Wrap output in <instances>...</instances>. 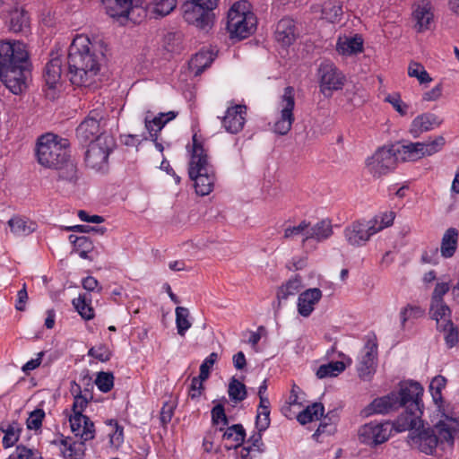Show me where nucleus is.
Segmentation results:
<instances>
[{
  "instance_id": "473e14b6",
  "label": "nucleus",
  "mask_w": 459,
  "mask_h": 459,
  "mask_svg": "<svg viewBox=\"0 0 459 459\" xmlns=\"http://www.w3.org/2000/svg\"><path fill=\"white\" fill-rule=\"evenodd\" d=\"M68 238L74 247V250L79 254L81 258L92 260L89 254L93 251L94 245L89 237L71 234Z\"/></svg>"
},
{
  "instance_id": "6e6d98bb",
  "label": "nucleus",
  "mask_w": 459,
  "mask_h": 459,
  "mask_svg": "<svg viewBox=\"0 0 459 459\" xmlns=\"http://www.w3.org/2000/svg\"><path fill=\"white\" fill-rule=\"evenodd\" d=\"M87 354L100 362H107L110 360L113 356V352L104 343L90 348Z\"/></svg>"
},
{
  "instance_id": "a878e982",
  "label": "nucleus",
  "mask_w": 459,
  "mask_h": 459,
  "mask_svg": "<svg viewBox=\"0 0 459 459\" xmlns=\"http://www.w3.org/2000/svg\"><path fill=\"white\" fill-rule=\"evenodd\" d=\"M336 50L343 56H351L362 52L363 39L360 36L340 37L336 43Z\"/></svg>"
},
{
  "instance_id": "bf43d9fd",
  "label": "nucleus",
  "mask_w": 459,
  "mask_h": 459,
  "mask_svg": "<svg viewBox=\"0 0 459 459\" xmlns=\"http://www.w3.org/2000/svg\"><path fill=\"white\" fill-rule=\"evenodd\" d=\"M6 459H43L41 455L23 445H18L15 451Z\"/></svg>"
},
{
  "instance_id": "0eeeda50",
  "label": "nucleus",
  "mask_w": 459,
  "mask_h": 459,
  "mask_svg": "<svg viewBox=\"0 0 459 459\" xmlns=\"http://www.w3.org/2000/svg\"><path fill=\"white\" fill-rule=\"evenodd\" d=\"M117 148V141L111 134H102L88 144L84 154L86 166L100 174L109 171L108 157Z\"/></svg>"
},
{
  "instance_id": "338daca9",
  "label": "nucleus",
  "mask_w": 459,
  "mask_h": 459,
  "mask_svg": "<svg viewBox=\"0 0 459 459\" xmlns=\"http://www.w3.org/2000/svg\"><path fill=\"white\" fill-rule=\"evenodd\" d=\"M115 108L110 105H105L103 99L99 98L93 104L92 108L89 111V115H100L115 112Z\"/></svg>"
},
{
  "instance_id": "79ce46f5",
  "label": "nucleus",
  "mask_w": 459,
  "mask_h": 459,
  "mask_svg": "<svg viewBox=\"0 0 459 459\" xmlns=\"http://www.w3.org/2000/svg\"><path fill=\"white\" fill-rule=\"evenodd\" d=\"M176 6L177 0H153L150 9L157 17H163L169 14Z\"/></svg>"
},
{
  "instance_id": "f03ea898",
  "label": "nucleus",
  "mask_w": 459,
  "mask_h": 459,
  "mask_svg": "<svg viewBox=\"0 0 459 459\" xmlns=\"http://www.w3.org/2000/svg\"><path fill=\"white\" fill-rule=\"evenodd\" d=\"M67 140L57 141L53 134L41 135L36 144L35 154L38 162L44 168L57 172V180L75 185L79 179L78 168L71 157Z\"/></svg>"
},
{
  "instance_id": "393cba45",
  "label": "nucleus",
  "mask_w": 459,
  "mask_h": 459,
  "mask_svg": "<svg viewBox=\"0 0 459 459\" xmlns=\"http://www.w3.org/2000/svg\"><path fill=\"white\" fill-rule=\"evenodd\" d=\"M30 28V18L23 9H15L10 13L8 29L13 33L26 34Z\"/></svg>"
},
{
  "instance_id": "dca6fc26",
  "label": "nucleus",
  "mask_w": 459,
  "mask_h": 459,
  "mask_svg": "<svg viewBox=\"0 0 459 459\" xmlns=\"http://www.w3.org/2000/svg\"><path fill=\"white\" fill-rule=\"evenodd\" d=\"M376 234L374 226L369 221L359 220L351 222L343 230L347 243L352 247H363Z\"/></svg>"
},
{
  "instance_id": "c9c22d12",
  "label": "nucleus",
  "mask_w": 459,
  "mask_h": 459,
  "mask_svg": "<svg viewBox=\"0 0 459 459\" xmlns=\"http://www.w3.org/2000/svg\"><path fill=\"white\" fill-rule=\"evenodd\" d=\"M429 313L431 319L437 321V329L442 326L441 320L446 323V320L452 319V310L445 301L430 302Z\"/></svg>"
},
{
  "instance_id": "37998d69",
  "label": "nucleus",
  "mask_w": 459,
  "mask_h": 459,
  "mask_svg": "<svg viewBox=\"0 0 459 459\" xmlns=\"http://www.w3.org/2000/svg\"><path fill=\"white\" fill-rule=\"evenodd\" d=\"M425 316V309L419 305L407 304L400 311L401 325L404 327L410 319H419Z\"/></svg>"
},
{
  "instance_id": "864d4df0",
  "label": "nucleus",
  "mask_w": 459,
  "mask_h": 459,
  "mask_svg": "<svg viewBox=\"0 0 459 459\" xmlns=\"http://www.w3.org/2000/svg\"><path fill=\"white\" fill-rule=\"evenodd\" d=\"M82 421L83 425H82L80 432L76 437L79 436L81 437L80 446H84L86 441L95 438V426L93 421L86 415L83 416Z\"/></svg>"
},
{
  "instance_id": "5fc2aeb1",
  "label": "nucleus",
  "mask_w": 459,
  "mask_h": 459,
  "mask_svg": "<svg viewBox=\"0 0 459 459\" xmlns=\"http://www.w3.org/2000/svg\"><path fill=\"white\" fill-rule=\"evenodd\" d=\"M408 75L418 79L420 83H427L432 81L424 66L416 62H411L408 67Z\"/></svg>"
},
{
  "instance_id": "0e129e2a",
  "label": "nucleus",
  "mask_w": 459,
  "mask_h": 459,
  "mask_svg": "<svg viewBox=\"0 0 459 459\" xmlns=\"http://www.w3.org/2000/svg\"><path fill=\"white\" fill-rule=\"evenodd\" d=\"M204 380H201L198 377H194L189 386L188 396L192 400H197L201 397L204 391V385L203 384Z\"/></svg>"
},
{
  "instance_id": "39448f33",
  "label": "nucleus",
  "mask_w": 459,
  "mask_h": 459,
  "mask_svg": "<svg viewBox=\"0 0 459 459\" xmlns=\"http://www.w3.org/2000/svg\"><path fill=\"white\" fill-rule=\"evenodd\" d=\"M190 153L188 176L193 180L195 193L198 195H208L212 192L216 181L213 165L209 161L208 151L204 148V141L197 133L192 136V145L186 146Z\"/></svg>"
},
{
  "instance_id": "aec40b11",
  "label": "nucleus",
  "mask_w": 459,
  "mask_h": 459,
  "mask_svg": "<svg viewBox=\"0 0 459 459\" xmlns=\"http://www.w3.org/2000/svg\"><path fill=\"white\" fill-rule=\"evenodd\" d=\"M50 59L43 69V79L50 91L54 90L60 82L62 74V60L57 53L53 51Z\"/></svg>"
},
{
  "instance_id": "a19ab883",
  "label": "nucleus",
  "mask_w": 459,
  "mask_h": 459,
  "mask_svg": "<svg viewBox=\"0 0 459 459\" xmlns=\"http://www.w3.org/2000/svg\"><path fill=\"white\" fill-rule=\"evenodd\" d=\"M346 368V365L343 361H331L327 364L321 365L316 370V377L320 379L336 377L338 374L343 372Z\"/></svg>"
},
{
  "instance_id": "bb28decb",
  "label": "nucleus",
  "mask_w": 459,
  "mask_h": 459,
  "mask_svg": "<svg viewBox=\"0 0 459 459\" xmlns=\"http://www.w3.org/2000/svg\"><path fill=\"white\" fill-rule=\"evenodd\" d=\"M215 58V55L211 50H201L197 52L189 61V70L195 76H199L206 68H208Z\"/></svg>"
},
{
  "instance_id": "4468645a",
  "label": "nucleus",
  "mask_w": 459,
  "mask_h": 459,
  "mask_svg": "<svg viewBox=\"0 0 459 459\" xmlns=\"http://www.w3.org/2000/svg\"><path fill=\"white\" fill-rule=\"evenodd\" d=\"M320 90L325 96H330L333 91L342 90L345 76L331 62H323L318 69Z\"/></svg>"
},
{
  "instance_id": "e2e57ef3",
  "label": "nucleus",
  "mask_w": 459,
  "mask_h": 459,
  "mask_svg": "<svg viewBox=\"0 0 459 459\" xmlns=\"http://www.w3.org/2000/svg\"><path fill=\"white\" fill-rule=\"evenodd\" d=\"M65 230L67 231H75L80 233H90L94 232L99 235H104L107 232L106 227H100V226H89V225H74L66 227Z\"/></svg>"
},
{
  "instance_id": "ea45409f",
  "label": "nucleus",
  "mask_w": 459,
  "mask_h": 459,
  "mask_svg": "<svg viewBox=\"0 0 459 459\" xmlns=\"http://www.w3.org/2000/svg\"><path fill=\"white\" fill-rule=\"evenodd\" d=\"M437 330L439 332L445 333L444 338L447 348L452 349L458 344L459 332L457 326L455 325L452 319L446 320V322L442 325L440 329Z\"/></svg>"
},
{
  "instance_id": "b1692460",
  "label": "nucleus",
  "mask_w": 459,
  "mask_h": 459,
  "mask_svg": "<svg viewBox=\"0 0 459 459\" xmlns=\"http://www.w3.org/2000/svg\"><path fill=\"white\" fill-rule=\"evenodd\" d=\"M413 18L416 21L415 28L419 32L429 30L434 18L430 3L421 1L418 4L413 11Z\"/></svg>"
},
{
  "instance_id": "9d476101",
  "label": "nucleus",
  "mask_w": 459,
  "mask_h": 459,
  "mask_svg": "<svg viewBox=\"0 0 459 459\" xmlns=\"http://www.w3.org/2000/svg\"><path fill=\"white\" fill-rule=\"evenodd\" d=\"M446 140L442 135L437 136L430 142L412 143L401 140L394 143L399 162L416 161L425 156H431L442 150Z\"/></svg>"
},
{
  "instance_id": "2f4dec72",
  "label": "nucleus",
  "mask_w": 459,
  "mask_h": 459,
  "mask_svg": "<svg viewBox=\"0 0 459 459\" xmlns=\"http://www.w3.org/2000/svg\"><path fill=\"white\" fill-rule=\"evenodd\" d=\"M11 231L16 236H28L34 232L37 228V222L20 217L14 216L8 221Z\"/></svg>"
},
{
  "instance_id": "9b49d317",
  "label": "nucleus",
  "mask_w": 459,
  "mask_h": 459,
  "mask_svg": "<svg viewBox=\"0 0 459 459\" xmlns=\"http://www.w3.org/2000/svg\"><path fill=\"white\" fill-rule=\"evenodd\" d=\"M218 0H186L182 4L183 18L200 30L208 31L213 25V10Z\"/></svg>"
},
{
  "instance_id": "6ab92c4d",
  "label": "nucleus",
  "mask_w": 459,
  "mask_h": 459,
  "mask_svg": "<svg viewBox=\"0 0 459 459\" xmlns=\"http://www.w3.org/2000/svg\"><path fill=\"white\" fill-rule=\"evenodd\" d=\"M274 37L277 42L283 47L290 46L298 37V30L294 20L285 17L276 24Z\"/></svg>"
},
{
  "instance_id": "7ed1b4c3",
  "label": "nucleus",
  "mask_w": 459,
  "mask_h": 459,
  "mask_svg": "<svg viewBox=\"0 0 459 459\" xmlns=\"http://www.w3.org/2000/svg\"><path fill=\"white\" fill-rule=\"evenodd\" d=\"M29 67V54L22 42L0 41V80L13 94H20L26 89Z\"/></svg>"
},
{
  "instance_id": "f257e3e1",
  "label": "nucleus",
  "mask_w": 459,
  "mask_h": 459,
  "mask_svg": "<svg viewBox=\"0 0 459 459\" xmlns=\"http://www.w3.org/2000/svg\"><path fill=\"white\" fill-rule=\"evenodd\" d=\"M101 48L85 35H77L70 44L67 56L70 82L76 86H91L96 82L104 62Z\"/></svg>"
},
{
  "instance_id": "f8f14e48",
  "label": "nucleus",
  "mask_w": 459,
  "mask_h": 459,
  "mask_svg": "<svg viewBox=\"0 0 459 459\" xmlns=\"http://www.w3.org/2000/svg\"><path fill=\"white\" fill-rule=\"evenodd\" d=\"M394 143L377 148L375 153L367 159L366 165L374 178H380L393 171L399 162Z\"/></svg>"
},
{
  "instance_id": "72a5a7b5",
  "label": "nucleus",
  "mask_w": 459,
  "mask_h": 459,
  "mask_svg": "<svg viewBox=\"0 0 459 459\" xmlns=\"http://www.w3.org/2000/svg\"><path fill=\"white\" fill-rule=\"evenodd\" d=\"M325 413V407L322 403H313L307 405L303 411L298 413L296 416L297 420L301 425L318 420L322 418Z\"/></svg>"
},
{
  "instance_id": "6e6552de",
  "label": "nucleus",
  "mask_w": 459,
  "mask_h": 459,
  "mask_svg": "<svg viewBox=\"0 0 459 459\" xmlns=\"http://www.w3.org/2000/svg\"><path fill=\"white\" fill-rule=\"evenodd\" d=\"M257 19L247 1L235 3L228 12L227 30L231 39H243L256 29Z\"/></svg>"
},
{
  "instance_id": "69168bd1",
  "label": "nucleus",
  "mask_w": 459,
  "mask_h": 459,
  "mask_svg": "<svg viewBox=\"0 0 459 459\" xmlns=\"http://www.w3.org/2000/svg\"><path fill=\"white\" fill-rule=\"evenodd\" d=\"M263 433L264 432H260L256 429L247 441L250 444L249 446H252L254 451H257L261 454L265 451V445L263 442Z\"/></svg>"
},
{
  "instance_id": "20e7f679",
  "label": "nucleus",
  "mask_w": 459,
  "mask_h": 459,
  "mask_svg": "<svg viewBox=\"0 0 459 459\" xmlns=\"http://www.w3.org/2000/svg\"><path fill=\"white\" fill-rule=\"evenodd\" d=\"M444 416L446 420H440L432 428L423 426L409 432L407 443L427 455H435L437 449H453L455 435L459 431V422L453 417Z\"/></svg>"
},
{
  "instance_id": "a211bd4d",
  "label": "nucleus",
  "mask_w": 459,
  "mask_h": 459,
  "mask_svg": "<svg viewBox=\"0 0 459 459\" xmlns=\"http://www.w3.org/2000/svg\"><path fill=\"white\" fill-rule=\"evenodd\" d=\"M92 399V394H90L89 397L86 394H80V393L75 394V399H74V403L72 406L73 414L68 415L71 431L74 434V436H77L80 432L82 428V420L84 416L83 411Z\"/></svg>"
},
{
  "instance_id": "f704fd0d",
  "label": "nucleus",
  "mask_w": 459,
  "mask_h": 459,
  "mask_svg": "<svg viewBox=\"0 0 459 459\" xmlns=\"http://www.w3.org/2000/svg\"><path fill=\"white\" fill-rule=\"evenodd\" d=\"M61 439L60 441H53L52 443L55 445L60 444L64 448L61 449V452L65 458L69 459H82L84 455V446H80V443L77 446L76 442L69 443L68 441L71 439L69 437H64L60 434Z\"/></svg>"
},
{
  "instance_id": "58836bf2",
  "label": "nucleus",
  "mask_w": 459,
  "mask_h": 459,
  "mask_svg": "<svg viewBox=\"0 0 459 459\" xmlns=\"http://www.w3.org/2000/svg\"><path fill=\"white\" fill-rule=\"evenodd\" d=\"M228 394L230 401L235 403H238L247 397L246 385L235 377H232L229 383Z\"/></svg>"
},
{
  "instance_id": "de8ad7c7",
  "label": "nucleus",
  "mask_w": 459,
  "mask_h": 459,
  "mask_svg": "<svg viewBox=\"0 0 459 459\" xmlns=\"http://www.w3.org/2000/svg\"><path fill=\"white\" fill-rule=\"evenodd\" d=\"M189 310L184 307H177L176 308V325L178 333L185 336L186 332L191 327L192 324L188 320Z\"/></svg>"
},
{
  "instance_id": "2eb2a0df",
  "label": "nucleus",
  "mask_w": 459,
  "mask_h": 459,
  "mask_svg": "<svg viewBox=\"0 0 459 459\" xmlns=\"http://www.w3.org/2000/svg\"><path fill=\"white\" fill-rule=\"evenodd\" d=\"M108 117H85L84 120L80 123L76 128V137L81 143H91L97 139L102 134L107 132V122Z\"/></svg>"
},
{
  "instance_id": "423d86ee",
  "label": "nucleus",
  "mask_w": 459,
  "mask_h": 459,
  "mask_svg": "<svg viewBox=\"0 0 459 459\" xmlns=\"http://www.w3.org/2000/svg\"><path fill=\"white\" fill-rule=\"evenodd\" d=\"M420 390V383L417 381L409 380L401 383L397 392L392 391L386 395L375 398L361 410L360 416L368 418L375 414H387L396 411L408 401L409 393H414L413 395H417Z\"/></svg>"
},
{
  "instance_id": "cd10ccee",
  "label": "nucleus",
  "mask_w": 459,
  "mask_h": 459,
  "mask_svg": "<svg viewBox=\"0 0 459 459\" xmlns=\"http://www.w3.org/2000/svg\"><path fill=\"white\" fill-rule=\"evenodd\" d=\"M333 233V231L331 221L322 220L307 230L303 243L308 239H316L317 242H321L328 239Z\"/></svg>"
},
{
  "instance_id": "774afa93",
  "label": "nucleus",
  "mask_w": 459,
  "mask_h": 459,
  "mask_svg": "<svg viewBox=\"0 0 459 459\" xmlns=\"http://www.w3.org/2000/svg\"><path fill=\"white\" fill-rule=\"evenodd\" d=\"M180 35L177 33H168L164 37V48L169 52H176L179 48Z\"/></svg>"
},
{
  "instance_id": "49530a36",
  "label": "nucleus",
  "mask_w": 459,
  "mask_h": 459,
  "mask_svg": "<svg viewBox=\"0 0 459 459\" xmlns=\"http://www.w3.org/2000/svg\"><path fill=\"white\" fill-rule=\"evenodd\" d=\"M295 91L291 86L284 88L283 94L281 97V115H292L295 105Z\"/></svg>"
},
{
  "instance_id": "4d7b16f0",
  "label": "nucleus",
  "mask_w": 459,
  "mask_h": 459,
  "mask_svg": "<svg viewBox=\"0 0 459 459\" xmlns=\"http://www.w3.org/2000/svg\"><path fill=\"white\" fill-rule=\"evenodd\" d=\"M45 411L41 408H37L30 412L26 420L27 429L30 430H39L42 427V422L45 419Z\"/></svg>"
},
{
  "instance_id": "f3484780",
  "label": "nucleus",
  "mask_w": 459,
  "mask_h": 459,
  "mask_svg": "<svg viewBox=\"0 0 459 459\" xmlns=\"http://www.w3.org/2000/svg\"><path fill=\"white\" fill-rule=\"evenodd\" d=\"M365 353L358 364L357 371L360 379L370 380L376 373L377 365V342L376 335L368 338L365 344Z\"/></svg>"
},
{
  "instance_id": "4be33fe9",
  "label": "nucleus",
  "mask_w": 459,
  "mask_h": 459,
  "mask_svg": "<svg viewBox=\"0 0 459 459\" xmlns=\"http://www.w3.org/2000/svg\"><path fill=\"white\" fill-rule=\"evenodd\" d=\"M216 431L222 432L223 440H232L234 442L233 445L224 446L227 451L231 449H238V447L242 446L246 441L247 432L243 425L240 423L227 426L225 428L218 427Z\"/></svg>"
},
{
  "instance_id": "3c124183",
  "label": "nucleus",
  "mask_w": 459,
  "mask_h": 459,
  "mask_svg": "<svg viewBox=\"0 0 459 459\" xmlns=\"http://www.w3.org/2000/svg\"><path fill=\"white\" fill-rule=\"evenodd\" d=\"M114 375L112 372L100 371L97 374L94 384L102 393H108L114 387Z\"/></svg>"
},
{
  "instance_id": "052dcab7",
  "label": "nucleus",
  "mask_w": 459,
  "mask_h": 459,
  "mask_svg": "<svg viewBox=\"0 0 459 459\" xmlns=\"http://www.w3.org/2000/svg\"><path fill=\"white\" fill-rule=\"evenodd\" d=\"M218 359V354L216 352H212L208 357L204 359V360L200 365V372L198 377L201 380H207L210 377L211 370L213 365L216 363Z\"/></svg>"
},
{
  "instance_id": "1a4fd4ad",
  "label": "nucleus",
  "mask_w": 459,
  "mask_h": 459,
  "mask_svg": "<svg viewBox=\"0 0 459 459\" xmlns=\"http://www.w3.org/2000/svg\"><path fill=\"white\" fill-rule=\"evenodd\" d=\"M420 392L417 395L414 393H409L408 401L401 407L403 411L398 415L396 420L391 423L392 429L396 432H403L409 430H416L419 427H423V410L424 404L422 401L424 389L420 384Z\"/></svg>"
},
{
  "instance_id": "a18cd8bd",
  "label": "nucleus",
  "mask_w": 459,
  "mask_h": 459,
  "mask_svg": "<svg viewBox=\"0 0 459 459\" xmlns=\"http://www.w3.org/2000/svg\"><path fill=\"white\" fill-rule=\"evenodd\" d=\"M394 218L395 212L393 211H387L376 215L369 221V222L371 226H374L377 234L382 230L390 227L394 223Z\"/></svg>"
},
{
  "instance_id": "603ef678",
  "label": "nucleus",
  "mask_w": 459,
  "mask_h": 459,
  "mask_svg": "<svg viewBox=\"0 0 459 459\" xmlns=\"http://www.w3.org/2000/svg\"><path fill=\"white\" fill-rule=\"evenodd\" d=\"M221 118V126L230 134H238L243 129L245 117H219Z\"/></svg>"
},
{
  "instance_id": "c756f323",
  "label": "nucleus",
  "mask_w": 459,
  "mask_h": 459,
  "mask_svg": "<svg viewBox=\"0 0 459 459\" xmlns=\"http://www.w3.org/2000/svg\"><path fill=\"white\" fill-rule=\"evenodd\" d=\"M0 430L4 433L2 440L4 448H10L19 441L23 428L17 420H13L7 426L2 423Z\"/></svg>"
},
{
  "instance_id": "7c9ffc66",
  "label": "nucleus",
  "mask_w": 459,
  "mask_h": 459,
  "mask_svg": "<svg viewBox=\"0 0 459 459\" xmlns=\"http://www.w3.org/2000/svg\"><path fill=\"white\" fill-rule=\"evenodd\" d=\"M439 117H432V119H430V117H415L411 122L410 133L413 137H418L423 132L432 130L442 123Z\"/></svg>"
},
{
  "instance_id": "ddd939ff",
  "label": "nucleus",
  "mask_w": 459,
  "mask_h": 459,
  "mask_svg": "<svg viewBox=\"0 0 459 459\" xmlns=\"http://www.w3.org/2000/svg\"><path fill=\"white\" fill-rule=\"evenodd\" d=\"M392 427L390 421L371 420L359 427L358 430L359 441L370 447H377L385 443L391 437Z\"/></svg>"
},
{
  "instance_id": "412c9836",
  "label": "nucleus",
  "mask_w": 459,
  "mask_h": 459,
  "mask_svg": "<svg viewBox=\"0 0 459 459\" xmlns=\"http://www.w3.org/2000/svg\"><path fill=\"white\" fill-rule=\"evenodd\" d=\"M322 298V290L318 288L307 289L298 298V312L301 316H309L315 309V305Z\"/></svg>"
},
{
  "instance_id": "5701e85b",
  "label": "nucleus",
  "mask_w": 459,
  "mask_h": 459,
  "mask_svg": "<svg viewBox=\"0 0 459 459\" xmlns=\"http://www.w3.org/2000/svg\"><path fill=\"white\" fill-rule=\"evenodd\" d=\"M107 13L124 23L127 20L133 0H101Z\"/></svg>"
},
{
  "instance_id": "c03bdc74",
  "label": "nucleus",
  "mask_w": 459,
  "mask_h": 459,
  "mask_svg": "<svg viewBox=\"0 0 459 459\" xmlns=\"http://www.w3.org/2000/svg\"><path fill=\"white\" fill-rule=\"evenodd\" d=\"M212 425L216 429L218 427H227L230 424V418L227 416L223 403H216L211 410Z\"/></svg>"
},
{
  "instance_id": "8fccbe9b",
  "label": "nucleus",
  "mask_w": 459,
  "mask_h": 459,
  "mask_svg": "<svg viewBox=\"0 0 459 459\" xmlns=\"http://www.w3.org/2000/svg\"><path fill=\"white\" fill-rule=\"evenodd\" d=\"M446 378L444 376H436L429 384V391L435 403H442V391L446 387Z\"/></svg>"
},
{
  "instance_id": "09e8293b",
  "label": "nucleus",
  "mask_w": 459,
  "mask_h": 459,
  "mask_svg": "<svg viewBox=\"0 0 459 459\" xmlns=\"http://www.w3.org/2000/svg\"><path fill=\"white\" fill-rule=\"evenodd\" d=\"M300 281L297 279L289 280L285 284L281 285L277 290L278 306L281 300H286L290 296H294L299 289Z\"/></svg>"
},
{
  "instance_id": "680f3d73",
  "label": "nucleus",
  "mask_w": 459,
  "mask_h": 459,
  "mask_svg": "<svg viewBox=\"0 0 459 459\" xmlns=\"http://www.w3.org/2000/svg\"><path fill=\"white\" fill-rule=\"evenodd\" d=\"M295 117H280L273 124V131L279 135H285L291 128Z\"/></svg>"
},
{
  "instance_id": "4c0bfd02",
  "label": "nucleus",
  "mask_w": 459,
  "mask_h": 459,
  "mask_svg": "<svg viewBox=\"0 0 459 459\" xmlns=\"http://www.w3.org/2000/svg\"><path fill=\"white\" fill-rule=\"evenodd\" d=\"M176 118V117H152V119H148L145 117V127L148 130L152 142H156L158 139V134L162 130L167 123Z\"/></svg>"
},
{
  "instance_id": "13d9d810",
  "label": "nucleus",
  "mask_w": 459,
  "mask_h": 459,
  "mask_svg": "<svg viewBox=\"0 0 459 459\" xmlns=\"http://www.w3.org/2000/svg\"><path fill=\"white\" fill-rule=\"evenodd\" d=\"M73 305L79 315L86 321L91 320L95 316L94 309L91 304L85 303V299H74Z\"/></svg>"
},
{
  "instance_id": "c85d7f7f",
  "label": "nucleus",
  "mask_w": 459,
  "mask_h": 459,
  "mask_svg": "<svg viewBox=\"0 0 459 459\" xmlns=\"http://www.w3.org/2000/svg\"><path fill=\"white\" fill-rule=\"evenodd\" d=\"M458 230L455 228L447 229L441 239L440 253L444 258L452 257L456 249L458 244Z\"/></svg>"
},
{
  "instance_id": "e433bc0d",
  "label": "nucleus",
  "mask_w": 459,
  "mask_h": 459,
  "mask_svg": "<svg viewBox=\"0 0 459 459\" xmlns=\"http://www.w3.org/2000/svg\"><path fill=\"white\" fill-rule=\"evenodd\" d=\"M322 19L334 23L340 22L342 16V6L337 0H329L322 5Z\"/></svg>"
}]
</instances>
